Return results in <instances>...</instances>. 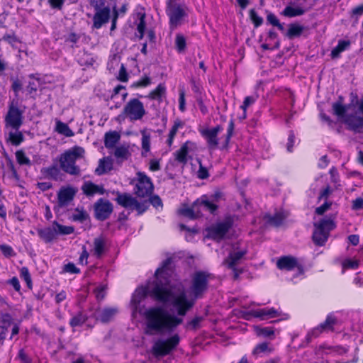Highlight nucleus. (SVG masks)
Segmentation results:
<instances>
[{
    "mask_svg": "<svg viewBox=\"0 0 363 363\" xmlns=\"http://www.w3.org/2000/svg\"><path fill=\"white\" fill-rule=\"evenodd\" d=\"M169 263L170 259L164 261L162 267L155 272V281L138 287L132 296L130 305L133 313H139L143 315L145 332L149 335L172 333L183 323V318L172 315L162 307H151L144 311L140 308V303L147 295L162 303L170 302L172 293L167 277L170 271L167 268Z\"/></svg>",
    "mask_w": 363,
    "mask_h": 363,
    "instance_id": "nucleus-1",
    "label": "nucleus"
},
{
    "mask_svg": "<svg viewBox=\"0 0 363 363\" xmlns=\"http://www.w3.org/2000/svg\"><path fill=\"white\" fill-rule=\"evenodd\" d=\"M170 263L167 265V268L170 270L169 276V286L171 290L172 296L170 303L177 313V317L182 318L186 313L194 306L196 299L201 298L208 289V282L210 275L203 272H197L192 277L191 284L188 290L189 296H187L184 291L175 294L172 284L171 275L172 270L169 267Z\"/></svg>",
    "mask_w": 363,
    "mask_h": 363,
    "instance_id": "nucleus-2",
    "label": "nucleus"
},
{
    "mask_svg": "<svg viewBox=\"0 0 363 363\" xmlns=\"http://www.w3.org/2000/svg\"><path fill=\"white\" fill-rule=\"evenodd\" d=\"M334 113L345 123L349 129L360 133L363 128V99L357 105H343L340 102L333 104Z\"/></svg>",
    "mask_w": 363,
    "mask_h": 363,
    "instance_id": "nucleus-3",
    "label": "nucleus"
},
{
    "mask_svg": "<svg viewBox=\"0 0 363 363\" xmlns=\"http://www.w3.org/2000/svg\"><path fill=\"white\" fill-rule=\"evenodd\" d=\"M220 197V193H216L210 196L203 195L198 199L191 207H182L178 213L190 219L201 216L203 211H209L213 213L218 208L217 203Z\"/></svg>",
    "mask_w": 363,
    "mask_h": 363,
    "instance_id": "nucleus-4",
    "label": "nucleus"
},
{
    "mask_svg": "<svg viewBox=\"0 0 363 363\" xmlns=\"http://www.w3.org/2000/svg\"><path fill=\"white\" fill-rule=\"evenodd\" d=\"M84 149L75 145L60 154L53 159V162H59L62 170L70 175L77 176L80 174V168L76 164V162L84 156Z\"/></svg>",
    "mask_w": 363,
    "mask_h": 363,
    "instance_id": "nucleus-5",
    "label": "nucleus"
},
{
    "mask_svg": "<svg viewBox=\"0 0 363 363\" xmlns=\"http://www.w3.org/2000/svg\"><path fill=\"white\" fill-rule=\"evenodd\" d=\"M178 0H167L166 13L169 17L171 29L181 26L188 16L187 7L184 4L177 3Z\"/></svg>",
    "mask_w": 363,
    "mask_h": 363,
    "instance_id": "nucleus-6",
    "label": "nucleus"
},
{
    "mask_svg": "<svg viewBox=\"0 0 363 363\" xmlns=\"http://www.w3.org/2000/svg\"><path fill=\"white\" fill-rule=\"evenodd\" d=\"M335 217H326L314 223L313 240L319 246L325 245L330 235V232L335 228Z\"/></svg>",
    "mask_w": 363,
    "mask_h": 363,
    "instance_id": "nucleus-7",
    "label": "nucleus"
},
{
    "mask_svg": "<svg viewBox=\"0 0 363 363\" xmlns=\"http://www.w3.org/2000/svg\"><path fill=\"white\" fill-rule=\"evenodd\" d=\"M180 340L181 338L177 333L167 338H159L153 343L151 352L157 358L168 355L177 348Z\"/></svg>",
    "mask_w": 363,
    "mask_h": 363,
    "instance_id": "nucleus-8",
    "label": "nucleus"
},
{
    "mask_svg": "<svg viewBox=\"0 0 363 363\" xmlns=\"http://www.w3.org/2000/svg\"><path fill=\"white\" fill-rule=\"evenodd\" d=\"M23 111L19 108L18 101L13 100L9 104L7 113L5 116V127L18 130L23 123Z\"/></svg>",
    "mask_w": 363,
    "mask_h": 363,
    "instance_id": "nucleus-9",
    "label": "nucleus"
},
{
    "mask_svg": "<svg viewBox=\"0 0 363 363\" xmlns=\"http://www.w3.org/2000/svg\"><path fill=\"white\" fill-rule=\"evenodd\" d=\"M243 317L249 320L251 317L259 318L261 320H266L271 318L281 317V320H287L289 315L286 313H282L281 311L274 308H263L257 309H251L244 312Z\"/></svg>",
    "mask_w": 363,
    "mask_h": 363,
    "instance_id": "nucleus-10",
    "label": "nucleus"
},
{
    "mask_svg": "<svg viewBox=\"0 0 363 363\" xmlns=\"http://www.w3.org/2000/svg\"><path fill=\"white\" fill-rule=\"evenodd\" d=\"M105 0H92V4L95 8L93 26L96 28H100L110 18V9L105 6Z\"/></svg>",
    "mask_w": 363,
    "mask_h": 363,
    "instance_id": "nucleus-11",
    "label": "nucleus"
},
{
    "mask_svg": "<svg viewBox=\"0 0 363 363\" xmlns=\"http://www.w3.org/2000/svg\"><path fill=\"white\" fill-rule=\"evenodd\" d=\"M277 266L279 269L296 272V276H294L291 280L296 282V278L303 276V269L301 265L298 262L295 257L291 256H284L280 257L277 262Z\"/></svg>",
    "mask_w": 363,
    "mask_h": 363,
    "instance_id": "nucleus-12",
    "label": "nucleus"
},
{
    "mask_svg": "<svg viewBox=\"0 0 363 363\" xmlns=\"http://www.w3.org/2000/svg\"><path fill=\"white\" fill-rule=\"evenodd\" d=\"M123 112L130 121L141 120L146 114L143 102L138 99H130L125 106Z\"/></svg>",
    "mask_w": 363,
    "mask_h": 363,
    "instance_id": "nucleus-13",
    "label": "nucleus"
},
{
    "mask_svg": "<svg viewBox=\"0 0 363 363\" xmlns=\"http://www.w3.org/2000/svg\"><path fill=\"white\" fill-rule=\"evenodd\" d=\"M153 184L151 179L144 172H138L135 180V193L139 197H146L152 194Z\"/></svg>",
    "mask_w": 363,
    "mask_h": 363,
    "instance_id": "nucleus-14",
    "label": "nucleus"
},
{
    "mask_svg": "<svg viewBox=\"0 0 363 363\" xmlns=\"http://www.w3.org/2000/svg\"><path fill=\"white\" fill-rule=\"evenodd\" d=\"M116 200L121 206L130 210H136L139 214L145 212L147 208L146 202L140 203L133 196L126 193L118 194Z\"/></svg>",
    "mask_w": 363,
    "mask_h": 363,
    "instance_id": "nucleus-15",
    "label": "nucleus"
},
{
    "mask_svg": "<svg viewBox=\"0 0 363 363\" xmlns=\"http://www.w3.org/2000/svg\"><path fill=\"white\" fill-rule=\"evenodd\" d=\"M223 130V128L220 125H218L213 128H201L199 129V132L205 139L208 148L215 150L218 147L220 141L218 135Z\"/></svg>",
    "mask_w": 363,
    "mask_h": 363,
    "instance_id": "nucleus-16",
    "label": "nucleus"
},
{
    "mask_svg": "<svg viewBox=\"0 0 363 363\" xmlns=\"http://www.w3.org/2000/svg\"><path fill=\"white\" fill-rule=\"evenodd\" d=\"M245 254L246 250L245 249H240L238 245H233L228 257L223 261L224 265L233 270L235 279H237L240 273L235 268V266L240 263V261Z\"/></svg>",
    "mask_w": 363,
    "mask_h": 363,
    "instance_id": "nucleus-17",
    "label": "nucleus"
},
{
    "mask_svg": "<svg viewBox=\"0 0 363 363\" xmlns=\"http://www.w3.org/2000/svg\"><path fill=\"white\" fill-rule=\"evenodd\" d=\"M232 224L233 223L230 219H225L208 227L206 229L207 237L216 240L223 239L231 228Z\"/></svg>",
    "mask_w": 363,
    "mask_h": 363,
    "instance_id": "nucleus-18",
    "label": "nucleus"
},
{
    "mask_svg": "<svg viewBox=\"0 0 363 363\" xmlns=\"http://www.w3.org/2000/svg\"><path fill=\"white\" fill-rule=\"evenodd\" d=\"M306 0H296L291 1L282 11L281 14L286 17L293 18L299 16L306 13L307 9L304 7Z\"/></svg>",
    "mask_w": 363,
    "mask_h": 363,
    "instance_id": "nucleus-19",
    "label": "nucleus"
},
{
    "mask_svg": "<svg viewBox=\"0 0 363 363\" xmlns=\"http://www.w3.org/2000/svg\"><path fill=\"white\" fill-rule=\"evenodd\" d=\"M94 210L96 218L98 220H104L111 215L113 206L109 201L101 199L95 203Z\"/></svg>",
    "mask_w": 363,
    "mask_h": 363,
    "instance_id": "nucleus-20",
    "label": "nucleus"
},
{
    "mask_svg": "<svg viewBox=\"0 0 363 363\" xmlns=\"http://www.w3.org/2000/svg\"><path fill=\"white\" fill-rule=\"evenodd\" d=\"M76 191L72 187L61 189L57 194L58 208L65 207L73 200Z\"/></svg>",
    "mask_w": 363,
    "mask_h": 363,
    "instance_id": "nucleus-21",
    "label": "nucleus"
},
{
    "mask_svg": "<svg viewBox=\"0 0 363 363\" xmlns=\"http://www.w3.org/2000/svg\"><path fill=\"white\" fill-rule=\"evenodd\" d=\"M196 147V143L188 140L185 142L182 147L174 153L175 160L178 162L185 164L187 162V155L189 150Z\"/></svg>",
    "mask_w": 363,
    "mask_h": 363,
    "instance_id": "nucleus-22",
    "label": "nucleus"
},
{
    "mask_svg": "<svg viewBox=\"0 0 363 363\" xmlns=\"http://www.w3.org/2000/svg\"><path fill=\"white\" fill-rule=\"evenodd\" d=\"M58 164L59 162H53L52 165L47 167H43L40 169V173L47 179L55 181L61 179V177L62 175L61 173L62 169L60 168V165H58Z\"/></svg>",
    "mask_w": 363,
    "mask_h": 363,
    "instance_id": "nucleus-23",
    "label": "nucleus"
},
{
    "mask_svg": "<svg viewBox=\"0 0 363 363\" xmlns=\"http://www.w3.org/2000/svg\"><path fill=\"white\" fill-rule=\"evenodd\" d=\"M335 322V318L333 315H328L325 321L320 324L318 327L313 328L308 335L315 337H318L323 331L333 330Z\"/></svg>",
    "mask_w": 363,
    "mask_h": 363,
    "instance_id": "nucleus-24",
    "label": "nucleus"
},
{
    "mask_svg": "<svg viewBox=\"0 0 363 363\" xmlns=\"http://www.w3.org/2000/svg\"><path fill=\"white\" fill-rule=\"evenodd\" d=\"M113 169V160L109 157H104L99 160L95 173L102 175L108 173Z\"/></svg>",
    "mask_w": 363,
    "mask_h": 363,
    "instance_id": "nucleus-25",
    "label": "nucleus"
},
{
    "mask_svg": "<svg viewBox=\"0 0 363 363\" xmlns=\"http://www.w3.org/2000/svg\"><path fill=\"white\" fill-rule=\"evenodd\" d=\"M107 249V242L105 238L99 237L94 240L93 255L97 258H101L106 253Z\"/></svg>",
    "mask_w": 363,
    "mask_h": 363,
    "instance_id": "nucleus-26",
    "label": "nucleus"
},
{
    "mask_svg": "<svg viewBox=\"0 0 363 363\" xmlns=\"http://www.w3.org/2000/svg\"><path fill=\"white\" fill-rule=\"evenodd\" d=\"M184 127V122L182 121L181 119L177 118L176 120L174 121L173 125L172 126V128L169 130V132L167 135V139L166 141V143L168 145V147H172V145L174 143L175 135H177L178 130L179 129H182Z\"/></svg>",
    "mask_w": 363,
    "mask_h": 363,
    "instance_id": "nucleus-27",
    "label": "nucleus"
},
{
    "mask_svg": "<svg viewBox=\"0 0 363 363\" xmlns=\"http://www.w3.org/2000/svg\"><path fill=\"white\" fill-rule=\"evenodd\" d=\"M113 155L120 162H123L129 158L131 155L130 147L128 145L123 144L113 147Z\"/></svg>",
    "mask_w": 363,
    "mask_h": 363,
    "instance_id": "nucleus-28",
    "label": "nucleus"
},
{
    "mask_svg": "<svg viewBox=\"0 0 363 363\" xmlns=\"http://www.w3.org/2000/svg\"><path fill=\"white\" fill-rule=\"evenodd\" d=\"M38 236L46 243L51 242L56 237L54 227H48L37 230Z\"/></svg>",
    "mask_w": 363,
    "mask_h": 363,
    "instance_id": "nucleus-29",
    "label": "nucleus"
},
{
    "mask_svg": "<svg viewBox=\"0 0 363 363\" xmlns=\"http://www.w3.org/2000/svg\"><path fill=\"white\" fill-rule=\"evenodd\" d=\"M121 138V135L117 131H110L106 133L104 144L106 148L113 149L116 147L117 143Z\"/></svg>",
    "mask_w": 363,
    "mask_h": 363,
    "instance_id": "nucleus-30",
    "label": "nucleus"
},
{
    "mask_svg": "<svg viewBox=\"0 0 363 363\" xmlns=\"http://www.w3.org/2000/svg\"><path fill=\"white\" fill-rule=\"evenodd\" d=\"M166 95V87L164 84H160L155 89L152 90L147 96L150 99L157 101L159 103L162 101Z\"/></svg>",
    "mask_w": 363,
    "mask_h": 363,
    "instance_id": "nucleus-31",
    "label": "nucleus"
},
{
    "mask_svg": "<svg viewBox=\"0 0 363 363\" xmlns=\"http://www.w3.org/2000/svg\"><path fill=\"white\" fill-rule=\"evenodd\" d=\"M25 140V137L21 131L19 130L15 132H10L9 137L6 139V143H11L13 146L20 145Z\"/></svg>",
    "mask_w": 363,
    "mask_h": 363,
    "instance_id": "nucleus-32",
    "label": "nucleus"
},
{
    "mask_svg": "<svg viewBox=\"0 0 363 363\" xmlns=\"http://www.w3.org/2000/svg\"><path fill=\"white\" fill-rule=\"evenodd\" d=\"M117 312L118 310L116 308H104L97 314L96 318L103 323H106L110 321L117 313Z\"/></svg>",
    "mask_w": 363,
    "mask_h": 363,
    "instance_id": "nucleus-33",
    "label": "nucleus"
},
{
    "mask_svg": "<svg viewBox=\"0 0 363 363\" xmlns=\"http://www.w3.org/2000/svg\"><path fill=\"white\" fill-rule=\"evenodd\" d=\"M350 46V40H341L338 41L337 46H335L331 52V57L333 58H337L340 54L343 51L347 50Z\"/></svg>",
    "mask_w": 363,
    "mask_h": 363,
    "instance_id": "nucleus-34",
    "label": "nucleus"
},
{
    "mask_svg": "<svg viewBox=\"0 0 363 363\" xmlns=\"http://www.w3.org/2000/svg\"><path fill=\"white\" fill-rule=\"evenodd\" d=\"M142 134V155L143 157H146L147 154L150 150V135L147 133L145 130H143L141 132Z\"/></svg>",
    "mask_w": 363,
    "mask_h": 363,
    "instance_id": "nucleus-35",
    "label": "nucleus"
},
{
    "mask_svg": "<svg viewBox=\"0 0 363 363\" xmlns=\"http://www.w3.org/2000/svg\"><path fill=\"white\" fill-rule=\"evenodd\" d=\"M55 130L66 137H72L74 135V132L69 128L67 123L59 120L56 121Z\"/></svg>",
    "mask_w": 363,
    "mask_h": 363,
    "instance_id": "nucleus-36",
    "label": "nucleus"
},
{
    "mask_svg": "<svg viewBox=\"0 0 363 363\" xmlns=\"http://www.w3.org/2000/svg\"><path fill=\"white\" fill-rule=\"evenodd\" d=\"M272 350L273 348L269 343L262 342L254 348L252 353L255 355H262L269 354Z\"/></svg>",
    "mask_w": 363,
    "mask_h": 363,
    "instance_id": "nucleus-37",
    "label": "nucleus"
},
{
    "mask_svg": "<svg viewBox=\"0 0 363 363\" xmlns=\"http://www.w3.org/2000/svg\"><path fill=\"white\" fill-rule=\"evenodd\" d=\"M52 227H54V228L56 231V235L57 234L69 235V234L72 233L74 230V227L62 225L58 223L57 221L53 222Z\"/></svg>",
    "mask_w": 363,
    "mask_h": 363,
    "instance_id": "nucleus-38",
    "label": "nucleus"
},
{
    "mask_svg": "<svg viewBox=\"0 0 363 363\" xmlns=\"http://www.w3.org/2000/svg\"><path fill=\"white\" fill-rule=\"evenodd\" d=\"M87 319L88 318L86 315L83 314L82 312H79L70 319L69 325L73 328L82 326Z\"/></svg>",
    "mask_w": 363,
    "mask_h": 363,
    "instance_id": "nucleus-39",
    "label": "nucleus"
},
{
    "mask_svg": "<svg viewBox=\"0 0 363 363\" xmlns=\"http://www.w3.org/2000/svg\"><path fill=\"white\" fill-rule=\"evenodd\" d=\"M186 46V41L185 37L178 33L175 37V47L178 52L181 53L184 52Z\"/></svg>",
    "mask_w": 363,
    "mask_h": 363,
    "instance_id": "nucleus-40",
    "label": "nucleus"
},
{
    "mask_svg": "<svg viewBox=\"0 0 363 363\" xmlns=\"http://www.w3.org/2000/svg\"><path fill=\"white\" fill-rule=\"evenodd\" d=\"M359 265V262L357 259H346L342 263V273H344L346 269H356L358 268Z\"/></svg>",
    "mask_w": 363,
    "mask_h": 363,
    "instance_id": "nucleus-41",
    "label": "nucleus"
},
{
    "mask_svg": "<svg viewBox=\"0 0 363 363\" xmlns=\"http://www.w3.org/2000/svg\"><path fill=\"white\" fill-rule=\"evenodd\" d=\"M286 215L283 211L277 212L274 216L269 218V221L271 224L279 226L286 218Z\"/></svg>",
    "mask_w": 363,
    "mask_h": 363,
    "instance_id": "nucleus-42",
    "label": "nucleus"
},
{
    "mask_svg": "<svg viewBox=\"0 0 363 363\" xmlns=\"http://www.w3.org/2000/svg\"><path fill=\"white\" fill-rule=\"evenodd\" d=\"M303 30V27L298 24H291L290 25L288 30V36L289 38H294L296 36H299Z\"/></svg>",
    "mask_w": 363,
    "mask_h": 363,
    "instance_id": "nucleus-43",
    "label": "nucleus"
},
{
    "mask_svg": "<svg viewBox=\"0 0 363 363\" xmlns=\"http://www.w3.org/2000/svg\"><path fill=\"white\" fill-rule=\"evenodd\" d=\"M233 130H234V121H233V120H230L228 123L227 133L225 135V139L223 142H221L222 147L223 148H225L228 146V145L230 142V140L233 135Z\"/></svg>",
    "mask_w": 363,
    "mask_h": 363,
    "instance_id": "nucleus-44",
    "label": "nucleus"
},
{
    "mask_svg": "<svg viewBox=\"0 0 363 363\" xmlns=\"http://www.w3.org/2000/svg\"><path fill=\"white\" fill-rule=\"evenodd\" d=\"M256 333L258 335L264 337H271L274 335V328L272 327L257 328Z\"/></svg>",
    "mask_w": 363,
    "mask_h": 363,
    "instance_id": "nucleus-45",
    "label": "nucleus"
},
{
    "mask_svg": "<svg viewBox=\"0 0 363 363\" xmlns=\"http://www.w3.org/2000/svg\"><path fill=\"white\" fill-rule=\"evenodd\" d=\"M145 15L144 13L140 14L139 23L137 26V31L138 33L137 36L138 37L139 39H142L144 36V33H145Z\"/></svg>",
    "mask_w": 363,
    "mask_h": 363,
    "instance_id": "nucleus-46",
    "label": "nucleus"
},
{
    "mask_svg": "<svg viewBox=\"0 0 363 363\" xmlns=\"http://www.w3.org/2000/svg\"><path fill=\"white\" fill-rule=\"evenodd\" d=\"M16 157L18 163L21 165L30 164V159L26 155L25 152L22 150H19L16 152Z\"/></svg>",
    "mask_w": 363,
    "mask_h": 363,
    "instance_id": "nucleus-47",
    "label": "nucleus"
},
{
    "mask_svg": "<svg viewBox=\"0 0 363 363\" xmlns=\"http://www.w3.org/2000/svg\"><path fill=\"white\" fill-rule=\"evenodd\" d=\"M203 320L202 317H195L192 320L188 321L184 327L186 330H196L200 327V323Z\"/></svg>",
    "mask_w": 363,
    "mask_h": 363,
    "instance_id": "nucleus-48",
    "label": "nucleus"
},
{
    "mask_svg": "<svg viewBox=\"0 0 363 363\" xmlns=\"http://www.w3.org/2000/svg\"><path fill=\"white\" fill-rule=\"evenodd\" d=\"M21 277L24 279L27 286L32 289V279L28 269L26 267H23L21 269Z\"/></svg>",
    "mask_w": 363,
    "mask_h": 363,
    "instance_id": "nucleus-49",
    "label": "nucleus"
},
{
    "mask_svg": "<svg viewBox=\"0 0 363 363\" xmlns=\"http://www.w3.org/2000/svg\"><path fill=\"white\" fill-rule=\"evenodd\" d=\"M11 80L12 81L11 89L13 91L15 96L17 97L18 96V92L23 89V83L17 77H11Z\"/></svg>",
    "mask_w": 363,
    "mask_h": 363,
    "instance_id": "nucleus-50",
    "label": "nucleus"
},
{
    "mask_svg": "<svg viewBox=\"0 0 363 363\" xmlns=\"http://www.w3.org/2000/svg\"><path fill=\"white\" fill-rule=\"evenodd\" d=\"M267 21L272 26H277L279 30H284V26L280 23L279 20L274 14L269 13L267 16Z\"/></svg>",
    "mask_w": 363,
    "mask_h": 363,
    "instance_id": "nucleus-51",
    "label": "nucleus"
},
{
    "mask_svg": "<svg viewBox=\"0 0 363 363\" xmlns=\"http://www.w3.org/2000/svg\"><path fill=\"white\" fill-rule=\"evenodd\" d=\"M257 99V96H248L245 98L244 101L240 106V108L244 111V113H245L247 108L250 105L253 104L256 101Z\"/></svg>",
    "mask_w": 363,
    "mask_h": 363,
    "instance_id": "nucleus-52",
    "label": "nucleus"
},
{
    "mask_svg": "<svg viewBox=\"0 0 363 363\" xmlns=\"http://www.w3.org/2000/svg\"><path fill=\"white\" fill-rule=\"evenodd\" d=\"M161 159L152 158L149 162V169L151 172L159 171L161 169L160 165Z\"/></svg>",
    "mask_w": 363,
    "mask_h": 363,
    "instance_id": "nucleus-53",
    "label": "nucleus"
},
{
    "mask_svg": "<svg viewBox=\"0 0 363 363\" xmlns=\"http://www.w3.org/2000/svg\"><path fill=\"white\" fill-rule=\"evenodd\" d=\"M0 250L6 257H10L16 255L13 248L7 245H1Z\"/></svg>",
    "mask_w": 363,
    "mask_h": 363,
    "instance_id": "nucleus-54",
    "label": "nucleus"
},
{
    "mask_svg": "<svg viewBox=\"0 0 363 363\" xmlns=\"http://www.w3.org/2000/svg\"><path fill=\"white\" fill-rule=\"evenodd\" d=\"M333 205V202L330 201H325L323 204L316 208L315 213L318 215H323L325 212L328 211L331 206Z\"/></svg>",
    "mask_w": 363,
    "mask_h": 363,
    "instance_id": "nucleus-55",
    "label": "nucleus"
},
{
    "mask_svg": "<svg viewBox=\"0 0 363 363\" xmlns=\"http://www.w3.org/2000/svg\"><path fill=\"white\" fill-rule=\"evenodd\" d=\"M113 93L114 94L112 96L113 97L116 96V95H118V94H121L122 96L123 101H124L125 99V98L128 95V93L125 91V86H123L122 85H118L117 86H116L114 88Z\"/></svg>",
    "mask_w": 363,
    "mask_h": 363,
    "instance_id": "nucleus-56",
    "label": "nucleus"
},
{
    "mask_svg": "<svg viewBox=\"0 0 363 363\" xmlns=\"http://www.w3.org/2000/svg\"><path fill=\"white\" fill-rule=\"evenodd\" d=\"M63 272L70 274H78L79 273V269H78L74 263L69 262L64 265Z\"/></svg>",
    "mask_w": 363,
    "mask_h": 363,
    "instance_id": "nucleus-57",
    "label": "nucleus"
},
{
    "mask_svg": "<svg viewBox=\"0 0 363 363\" xmlns=\"http://www.w3.org/2000/svg\"><path fill=\"white\" fill-rule=\"evenodd\" d=\"M352 210L359 211L363 208V198L358 197L352 201Z\"/></svg>",
    "mask_w": 363,
    "mask_h": 363,
    "instance_id": "nucleus-58",
    "label": "nucleus"
},
{
    "mask_svg": "<svg viewBox=\"0 0 363 363\" xmlns=\"http://www.w3.org/2000/svg\"><path fill=\"white\" fill-rule=\"evenodd\" d=\"M76 211L77 213L73 215V219L74 220L82 222L89 217L88 213L84 211H79L78 208H77Z\"/></svg>",
    "mask_w": 363,
    "mask_h": 363,
    "instance_id": "nucleus-59",
    "label": "nucleus"
},
{
    "mask_svg": "<svg viewBox=\"0 0 363 363\" xmlns=\"http://www.w3.org/2000/svg\"><path fill=\"white\" fill-rule=\"evenodd\" d=\"M118 79L121 82H125L128 80V75L123 64L121 65Z\"/></svg>",
    "mask_w": 363,
    "mask_h": 363,
    "instance_id": "nucleus-60",
    "label": "nucleus"
},
{
    "mask_svg": "<svg viewBox=\"0 0 363 363\" xmlns=\"http://www.w3.org/2000/svg\"><path fill=\"white\" fill-rule=\"evenodd\" d=\"M0 323L3 324L2 326H6L8 329V328L13 324L12 318L8 313L3 314L0 318Z\"/></svg>",
    "mask_w": 363,
    "mask_h": 363,
    "instance_id": "nucleus-61",
    "label": "nucleus"
},
{
    "mask_svg": "<svg viewBox=\"0 0 363 363\" xmlns=\"http://www.w3.org/2000/svg\"><path fill=\"white\" fill-rule=\"evenodd\" d=\"M106 286L101 285L95 289L96 298L98 301L102 300L106 295Z\"/></svg>",
    "mask_w": 363,
    "mask_h": 363,
    "instance_id": "nucleus-62",
    "label": "nucleus"
},
{
    "mask_svg": "<svg viewBox=\"0 0 363 363\" xmlns=\"http://www.w3.org/2000/svg\"><path fill=\"white\" fill-rule=\"evenodd\" d=\"M198 177L201 179H204L208 177V172L206 167H204L201 162H199V169L198 170Z\"/></svg>",
    "mask_w": 363,
    "mask_h": 363,
    "instance_id": "nucleus-63",
    "label": "nucleus"
},
{
    "mask_svg": "<svg viewBox=\"0 0 363 363\" xmlns=\"http://www.w3.org/2000/svg\"><path fill=\"white\" fill-rule=\"evenodd\" d=\"M18 357L23 363H32L31 359L26 354L23 349L19 350Z\"/></svg>",
    "mask_w": 363,
    "mask_h": 363,
    "instance_id": "nucleus-64",
    "label": "nucleus"
}]
</instances>
